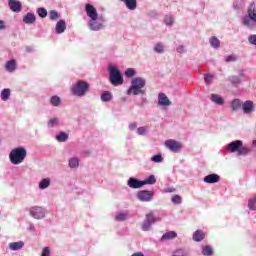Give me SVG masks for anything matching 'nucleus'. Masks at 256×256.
Returning <instances> with one entry per match:
<instances>
[{"label": "nucleus", "instance_id": "obj_33", "mask_svg": "<svg viewBox=\"0 0 256 256\" xmlns=\"http://www.w3.org/2000/svg\"><path fill=\"white\" fill-rule=\"evenodd\" d=\"M69 167H71V169H75L79 167V158H70Z\"/></svg>", "mask_w": 256, "mask_h": 256}, {"label": "nucleus", "instance_id": "obj_25", "mask_svg": "<svg viewBox=\"0 0 256 256\" xmlns=\"http://www.w3.org/2000/svg\"><path fill=\"white\" fill-rule=\"evenodd\" d=\"M211 101H213V103H216L217 105H223V103H225V100H223L221 96L217 94H212Z\"/></svg>", "mask_w": 256, "mask_h": 256}, {"label": "nucleus", "instance_id": "obj_40", "mask_svg": "<svg viewBox=\"0 0 256 256\" xmlns=\"http://www.w3.org/2000/svg\"><path fill=\"white\" fill-rule=\"evenodd\" d=\"M145 221H148V223H155L157 221V218H155L153 213H149L146 215Z\"/></svg>", "mask_w": 256, "mask_h": 256}, {"label": "nucleus", "instance_id": "obj_26", "mask_svg": "<svg viewBox=\"0 0 256 256\" xmlns=\"http://www.w3.org/2000/svg\"><path fill=\"white\" fill-rule=\"evenodd\" d=\"M11 97V90L9 88H5L1 92V99L2 101H7Z\"/></svg>", "mask_w": 256, "mask_h": 256}, {"label": "nucleus", "instance_id": "obj_15", "mask_svg": "<svg viewBox=\"0 0 256 256\" xmlns=\"http://www.w3.org/2000/svg\"><path fill=\"white\" fill-rule=\"evenodd\" d=\"M221 181V176L218 174H209L204 177V183L213 184V183H219Z\"/></svg>", "mask_w": 256, "mask_h": 256}, {"label": "nucleus", "instance_id": "obj_17", "mask_svg": "<svg viewBox=\"0 0 256 256\" xmlns=\"http://www.w3.org/2000/svg\"><path fill=\"white\" fill-rule=\"evenodd\" d=\"M36 20H37V18L35 17V14H33V13H27L23 17V21L26 23V25H33V23H35Z\"/></svg>", "mask_w": 256, "mask_h": 256}, {"label": "nucleus", "instance_id": "obj_46", "mask_svg": "<svg viewBox=\"0 0 256 256\" xmlns=\"http://www.w3.org/2000/svg\"><path fill=\"white\" fill-rule=\"evenodd\" d=\"M154 51H156V53H163L164 51V47L162 44H156L154 47Z\"/></svg>", "mask_w": 256, "mask_h": 256}, {"label": "nucleus", "instance_id": "obj_58", "mask_svg": "<svg viewBox=\"0 0 256 256\" xmlns=\"http://www.w3.org/2000/svg\"><path fill=\"white\" fill-rule=\"evenodd\" d=\"M123 101H125V98H123Z\"/></svg>", "mask_w": 256, "mask_h": 256}, {"label": "nucleus", "instance_id": "obj_45", "mask_svg": "<svg viewBox=\"0 0 256 256\" xmlns=\"http://www.w3.org/2000/svg\"><path fill=\"white\" fill-rule=\"evenodd\" d=\"M41 256H51V248L44 247L42 250Z\"/></svg>", "mask_w": 256, "mask_h": 256}, {"label": "nucleus", "instance_id": "obj_54", "mask_svg": "<svg viewBox=\"0 0 256 256\" xmlns=\"http://www.w3.org/2000/svg\"><path fill=\"white\" fill-rule=\"evenodd\" d=\"M164 21H165L166 25H172L173 24V19H171V17H166Z\"/></svg>", "mask_w": 256, "mask_h": 256}, {"label": "nucleus", "instance_id": "obj_16", "mask_svg": "<svg viewBox=\"0 0 256 256\" xmlns=\"http://www.w3.org/2000/svg\"><path fill=\"white\" fill-rule=\"evenodd\" d=\"M5 69L9 73H13V71H15V69H17V61L15 59L7 61L5 64Z\"/></svg>", "mask_w": 256, "mask_h": 256}, {"label": "nucleus", "instance_id": "obj_34", "mask_svg": "<svg viewBox=\"0 0 256 256\" xmlns=\"http://www.w3.org/2000/svg\"><path fill=\"white\" fill-rule=\"evenodd\" d=\"M202 254L206 256L213 255V248H211V246H204L202 249Z\"/></svg>", "mask_w": 256, "mask_h": 256}, {"label": "nucleus", "instance_id": "obj_50", "mask_svg": "<svg viewBox=\"0 0 256 256\" xmlns=\"http://www.w3.org/2000/svg\"><path fill=\"white\" fill-rule=\"evenodd\" d=\"M116 219H117V221H125V219H127V215L118 214V215H116Z\"/></svg>", "mask_w": 256, "mask_h": 256}, {"label": "nucleus", "instance_id": "obj_27", "mask_svg": "<svg viewBox=\"0 0 256 256\" xmlns=\"http://www.w3.org/2000/svg\"><path fill=\"white\" fill-rule=\"evenodd\" d=\"M113 99V94H111V92L109 91H105L102 95H101V101L104 102H109Z\"/></svg>", "mask_w": 256, "mask_h": 256}, {"label": "nucleus", "instance_id": "obj_2", "mask_svg": "<svg viewBox=\"0 0 256 256\" xmlns=\"http://www.w3.org/2000/svg\"><path fill=\"white\" fill-rule=\"evenodd\" d=\"M9 157L13 165H21V162L25 161V157H27V150L23 147L15 148L10 152Z\"/></svg>", "mask_w": 256, "mask_h": 256}, {"label": "nucleus", "instance_id": "obj_52", "mask_svg": "<svg viewBox=\"0 0 256 256\" xmlns=\"http://www.w3.org/2000/svg\"><path fill=\"white\" fill-rule=\"evenodd\" d=\"M145 131H147V128H145V127H139L137 129L138 135H145Z\"/></svg>", "mask_w": 256, "mask_h": 256}, {"label": "nucleus", "instance_id": "obj_41", "mask_svg": "<svg viewBox=\"0 0 256 256\" xmlns=\"http://www.w3.org/2000/svg\"><path fill=\"white\" fill-rule=\"evenodd\" d=\"M56 125H59L58 118H52L48 121V127H56Z\"/></svg>", "mask_w": 256, "mask_h": 256}, {"label": "nucleus", "instance_id": "obj_42", "mask_svg": "<svg viewBox=\"0 0 256 256\" xmlns=\"http://www.w3.org/2000/svg\"><path fill=\"white\" fill-rule=\"evenodd\" d=\"M181 196L180 195H174L172 197V203H174V205H181Z\"/></svg>", "mask_w": 256, "mask_h": 256}, {"label": "nucleus", "instance_id": "obj_24", "mask_svg": "<svg viewBox=\"0 0 256 256\" xmlns=\"http://www.w3.org/2000/svg\"><path fill=\"white\" fill-rule=\"evenodd\" d=\"M142 183L143 185H155V183H157V179L155 178V175H150L148 178L142 181Z\"/></svg>", "mask_w": 256, "mask_h": 256}, {"label": "nucleus", "instance_id": "obj_9", "mask_svg": "<svg viewBox=\"0 0 256 256\" xmlns=\"http://www.w3.org/2000/svg\"><path fill=\"white\" fill-rule=\"evenodd\" d=\"M30 215L34 217V219H43V217H45V210L39 206L32 207L30 210Z\"/></svg>", "mask_w": 256, "mask_h": 256}, {"label": "nucleus", "instance_id": "obj_44", "mask_svg": "<svg viewBox=\"0 0 256 256\" xmlns=\"http://www.w3.org/2000/svg\"><path fill=\"white\" fill-rule=\"evenodd\" d=\"M142 229L144 231H149V229H151V222H148L147 220H144L143 225H142Z\"/></svg>", "mask_w": 256, "mask_h": 256}, {"label": "nucleus", "instance_id": "obj_29", "mask_svg": "<svg viewBox=\"0 0 256 256\" xmlns=\"http://www.w3.org/2000/svg\"><path fill=\"white\" fill-rule=\"evenodd\" d=\"M210 45L211 47H214V49H218L221 45V41H219L217 37L213 36L210 38Z\"/></svg>", "mask_w": 256, "mask_h": 256}, {"label": "nucleus", "instance_id": "obj_56", "mask_svg": "<svg viewBox=\"0 0 256 256\" xmlns=\"http://www.w3.org/2000/svg\"><path fill=\"white\" fill-rule=\"evenodd\" d=\"M129 127L131 129H135L137 127V123H132V124L129 125Z\"/></svg>", "mask_w": 256, "mask_h": 256}, {"label": "nucleus", "instance_id": "obj_4", "mask_svg": "<svg viewBox=\"0 0 256 256\" xmlns=\"http://www.w3.org/2000/svg\"><path fill=\"white\" fill-rule=\"evenodd\" d=\"M110 83L114 87H119V85H123V75H121V70L117 67H110Z\"/></svg>", "mask_w": 256, "mask_h": 256}, {"label": "nucleus", "instance_id": "obj_38", "mask_svg": "<svg viewBox=\"0 0 256 256\" xmlns=\"http://www.w3.org/2000/svg\"><path fill=\"white\" fill-rule=\"evenodd\" d=\"M37 13L39 17H42V19H45V17H47V9L45 8H38Z\"/></svg>", "mask_w": 256, "mask_h": 256}, {"label": "nucleus", "instance_id": "obj_1", "mask_svg": "<svg viewBox=\"0 0 256 256\" xmlns=\"http://www.w3.org/2000/svg\"><path fill=\"white\" fill-rule=\"evenodd\" d=\"M145 79L136 77L132 80L131 87L127 91V95H145V91L142 90L145 87Z\"/></svg>", "mask_w": 256, "mask_h": 256}, {"label": "nucleus", "instance_id": "obj_32", "mask_svg": "<svg viewBox=\"0 0 256 256\" xmlns=\"http://www.w3.org/2000/svg\"><path fill=\"white\" fill-rule=\"evenodd\" d=\"M51 185V180L49 178H44L42 181L39 183V187L41 189H47Z\"/></svg>", "mask_w": 256, "mask_h": 256}, {"label": "nucleus", "instance_id": "obj_12", "mask_svg": "<svg viewBox=\"0 0 256 256\" xmlns=\"http://www.w3.org/2000/svg\"><path fill=\"white\" fill-rule=\"evenodd\" d=\"M158 105L161 107H169V105H171V100H169V97H167L165 93H159Z\"/></svg>", "mask_w": 256, "mask_h": 256}, {"label": "nucleus", "instance_id": "obj_55", "mask_svg": "<svg viewBox=\"0 0 256 256\" xmlns=\"http://www.w3.org/2000/svg\"><path fill=\"white\" fill-rule=\"evenodd\" d=\"M164 193H175V188H166L164 189Z\"/></svg>", "mask_w": 256, "mask_h": 256}, {"label": "nucleus", "instance_id": "obj_22", "mask_svg": "<svg viewBox=\"0 0 256 256\" xmlns=\"http://www.w3.org/2000/svg\"><path fill=\"white\" fill-rule=\"evenodd\" d=\"M23 245H25V243H23V241H19L10 243L9 247L12 251H19V249H23Z\"/></svg>", "mask_w": 256, "mask_h": 256}, {"label": "nucleus", "instance_id": "obj_43", "mask_svg": "<svg viewBox=\"0 0 256 256\" xmlns=\"http://www.w3.org/2000/svg\"><path fill=\"white\" fill-rule=\"evenodd\" d=\"M124 75L126 77H133L135 75V69L133 68H128L125 72Z\"/></svg>", "mask_w": 256, "mask_h": 256}, {"label": "nucleus", "instance_id": "obj_6", "mask_svg": "<svg viewBox=\"0 0 256 256\" xmlns=\"http://www.w3.org/2000/svg\"><path fill=\"white\" fill-rule=\"evenodd\" d=\"M165 147L172 151L173 153H179L181 151V142L173 139H169L165 141Z\"/></svg>", "mask_w": 256, "mask_h": 256}, {"label": "nucleus", "instance_id": "obj_31", "mask_svg": "<svg viewBox=\"0 0 256 256\" xmlns=\"http://www.w3.org/2000/svg\"><path fill=\"white\" fill-rule=\"evenodd\" d=\"M177 237V233L175 231H169L163 234L162 239L169 240V239H175Z\"/></svg>", "mask_w": 256, "mask_h": 256}, {"label": "nucleus", "instance_id": "obj_28", "mask_svg": "<svg viewBox=\"0 0 256 256\" xmlns=\"http://www.w3.org/2000/svg\"><path fill=\"white\" fill-rule=\"evenodd\" d=\"M50 103L53 107H59V105H61V98L59 96H52L50 98Z\"/></svg>", "mask_w": 256, "mask_h": 256}, {"label": "nucleus", "instance_id": "obj_35", "mask_svg": "<svg viewBox=\"0 0 256 256\" xmlns=\"http://www.w3.org/2000/svg\"><path fill=\"white\" fill-rule=\"evenodd\" d=\"M250 152H251V149L242 145L238 150V155H248Z\"/></svg>", "mask_w": 256, "mask_h": 256}, {"label": "nucleus", "instance_id": "obj_11", "mask_svg": "<svg viewBox=\"0 0 256 256\" xmlns=\"http://www.w3.org/2000/svg\"><path fill=\"white\" fill-rule=\"evenodd\" d=\"M241 147H243V141L236 140L228 144V151H231V153H239V149H241Z\"/></svg>", "mask_w": 256, "mask_h": 256}, {"label": "nucleus", "instance_id": "obj_7", "mask_svg": "<svg viewBox=\"0 0 256 256\" xmlns=\"http://www.w3.org/2000/svg\"><path fill=\"white\" fill-rule=\"evenodd\" d=\"M85 11L90 19H92V21H97V19H99V14L97 13V9H95V6L93 4L87 3L85 5Z\"/></svg>", "mask_w": 256, "mask_h": 256}, {"label": "nucleus", "instance_id": "obj_53", "mask_svg": "<svg viewBox=\"0 0 256 256\" xmlns=\"http://www.w3.org/2000/svg\"><path fill=\"white\" fill-rule=\"evenodd\" d=\"M5 29H7V24L5 21L0 20V31H5Z\"/></svg>", "mask_w": 256, "mask_h": 256}, {"label": "nucleus", "instance_id": "obj_30", "mask_svg": "<svg viewBox=\"0 0 256 256\" xmlns=\"http://www.w3.org/2000/svg\"><path fill=\"white\" fill-rule=\"evenodd\" d=\"M57 141H59V143H65V141H67V139H69V135H67V133L65 132H61L59 135L56 136Z\"/></svg>", "mask_w": 256, "mask_h": 256}, {"label": "nucleus", "instance_id": "obj_19", "mask_svg": "<svg viewBox=\"0 0 256 256\" xmlns=\"http://www.w3.org/2000/svg\"><path fill=\"white\" fill-rule=\"evenodd\" d=\"M122 3H124L130 11L137 9V0H123Z\"/></svg>", "mask_w": 256, "mask_h": 256}, {"label": "nucleus", "instance_id": "obj_20", "mask_svg": "<svg viewBox=\"0 0 256 256\" xmlns=\"http://www.w3.org/2000/svg\"><path fill=\"white\" fill-rule=\"evenodd\" d=\"M203 239H205V233H203V231L197 230L196 232H194V234H193L194 241L199 243V242L203 241Z\"/></svg>", "mask_w": 256, "mask_h": 256}, {"label": "nucleus", "instance_id": "obj_47", "mask_svg": "<svg viewBox=\"0 0 256 256\" xmlns=\"http://www.w3.org/2000/svg\"><path fill=\"white\" fill-rule=\"evenodd\" d=\"M226 63H231L237 61V58L233 55H229L225 58Z\"/></svg>", "mask_w": 256, "mask_h": 256}, {"label": "nucleus", "instance_id": "obj_23", "mask_svg": "<svg viewBox=\"0 0 256 256\" xmlns=\"http://www.w3.org/2000/svg\"><path fill=\"white\" fill-rule=\"evenodd\" d=\"M90 29L91 31H100V29H103V24L95 22V20H92L90 22Z\"/></svg>", "mask_w": 256, "mask_h": 256}, {"label": "nucleus", "instance_id": "obj_39", "mask_svg": "<svg viewBox=\"0 0 256 256\" xmlns=\"http://www.w3.org/2000/svg\"><path fill=\"white\" fill-rule=\"evenodd\" d=\"M151 161L154 163H162L163 162V156L158 154L151 157Z\"/></svg>", "mask_w": 256, "mask_h": 256}, {"label": "nucleus", "instance_id": "obj_18", "mask_svg": "<svg viewBox=\"0 0 256 256\" xmlns=\"http://www.w3.org/2000/svg\"><path fill=\"white\" fill-rule=\"evenodd\" d=\"M65 29H67V24L65 23V20L58 21L56 24V33H65Z\"/></svg>", "mask_w": 256, "mask_h": 256}, {"label": "nucleus", "instance_id": "obj_3", "mask_svg": "<svg viewBox=\"0 0 256 256\" xmlns=\"http://www.w3.org/2000/svg\"><path fill=\"white\" fill-rule=\"evenodd\" d=\"M71 92L76 95V97H84V95L89 92V83L79 80L74 86H72Z\"/></svg>", "mask_w": 256, "mask_h": 256}, {"label": "nucleus", "instance_id": "obj_49", "mask_svg": "<svg viewBox=\"0 0 256 256\" xmlns=\"http://www.w3.org/2000/svg\"><path fill=\"white\" fill-rule=\"evenodd\" d=\"M204 79H205V82L207 83V84H209V83H213V76L212 75H205V77H204Z\"/></svg>", "mask_w": 256, "mask_h": 256}, {"label": "nucleus", "instance_id": "obj_13", "mask_svg": "<svg viewBox=\"0 0 256 256\" xmlns=\"http://www.w3.org/2000/svg\"><path fill=\"white\" fill-rule=\"evenodd\" d=\"M8 6L14 13H19L21 12L22 9V4L20 1L17 0H9Z\"/></svg>", "mask_w": 256, "mask_h": 256}, {"label": "nucleus", "instance_id": "obj_37", "mask_svg": "<svg viewBox=\"0 0 256 256\" xmlns=\"http://www.w3.org/2000/svg\"><path fill=\"white\" fill-rule=\"evenodd\" d=\"M49 18L51 19V21H56V19H59V13L55 10H51L49 12Z\"/></svg>", "mask_w": 256, "mask_h": 256}, {"label": "nucleus", "instance_id": "obj_14", "mask_svg": "<svg viewBox=\"0 0 256 256\" xmlns=\"http://www.w3.org/2000/svg\"><path fill=\"white\" fill-rule=\"evenodd\" d=\"M127 185L131 189H141L143 187V181H139L137 178H129Z\"/></svg>", "mask_w": 256, "mask_h": 256}, {"label": "nucleus", "instance_id": "obj_5", "mask_svg": "<svg viewBox=\"0 0 256 256\" xmlns=\"http://www.w3.org/2000/svg\"><path fill=\"white\" fill-rule=\"evenodd\" d=\"M251 21L252 23H256V6L254 3L248 7V15L244 17L243 25L251 27Z\"/></svg>", "mask_w": 256, "mask_h": 256}, {"label": "nucleus", "instance_id": "obj_48", "mask_svg": "<svg viewBox=\"0 0 256 256\" xmlns=\"http://www.w3.org/2000/svg\"><path fill=\"white\" fill-rule=\"evenodd\" d=\"M248 41H249L250 45H256V35H250L248 37Z\"/></svg>", "mask_w": 256, "mask_h": 256}, {"label": "nucleus", "instance_id": "obj_36", "mask_svg": "<svg viewBox=\"0 0 256 256\" xmlns=\"http://www.w3.org/2000/svg\"><path fill=\"white\" fill-rule=\"evenodd\" d=\"M230 81L232 83V85H239L241 83V76H232L230 77Z\"/></svg>", "mask_w": 256, "mask_h": 256}, {"label": "nucleus", "instance_id": "obj_51", "mask_svg": "<svg viewBox=\"0 0 256 256\" xmlns=\"http://www.w3.org/2000/svg\"><path fill=\"white\" fill-rule=\"evenodd\" d=\"M172 256H187L183 250H177L173 253Z\"/></svg>", "mask_w": 256, "mask_h": 256}, {"label": "nucleus", "instance_id": "obj_57", "mask_svg": "<svg viewBox=\"0 0 256 256\" xmlns=\"http://www.w3.org/2000/svg\"><path fill=\"white\" fill-rule=\"evenodd\" d=\"M131 256H145V255H143V253H141V252H138V253L132 254Z\"/></svg>", "mask_w": 256, "mask_h": 256}, {"label": "nucleus", "instance_id": "obj_59", "mask_svg": "<svg viewBox=\"0 0 256 256\" xmlns=\"http://www.w3.org/2000/svg\"><path fill=\"white\" fill-rule=\"evenodd\" d=\"M121 2L123 1V0H120Z\"/></svg>", "mask_w": 256, "mask_h": 256}, {"label": "nucleus", "instance_id": "obj_8", "mask_svg": "<svg viewBox=\"0 0 256 256\" xmlns=\"http://www.w3.org/2000/svg\"><path fill=\"white\" fill-rule=\"evenodd\" d=\"M153 195V191L142 190L138 192L137 199H139V201L149 202L153 199Z\"/></svg>", "mask_w": 256, "mask_h": 256}, {"label": "nucleus", "instance_id": "obj_60", "mask_svg": "<svg viewBox=\"0 0 256 256\" xmlns=\"http://www.w3.org/2000/svg\"><path fill=\"white\" fill-rule=\"evenodd\" d=\"M255 143H256V140H255Z\"/></svg>", "mask_w": 256, "mask_h": 256}, {"label": "nucleus", "instance_id": "obj_21", "mask_svg": "<svg viewBox=\"0 0 256 256\" xmlns=\"http://www.w3.org/2000/svg\"><path fill=\"white\" fill-rule=\"evenodd\" d=\"M241 107H243V102H241L239 99H234L231 102L232 111H239V109H241Z\"/></svg>", "mask_w": 256, "mask_h": 256}, {"label": "nucleus", "instance_id": "obj_10", "mask_svg": "<svg viewBox=\"0 0 256 256\" xmlns=\"http://www.w3.org/2000/svg\"><path fill=\"white\" fill-rule=\"evenodd\" d=\"M242 110L246 115H249V113H253L255 111V105L253 104V101L247 100L242 103Z\"/></svg>", "mask_w": 256, "mask_h": 256}]
</instances>
